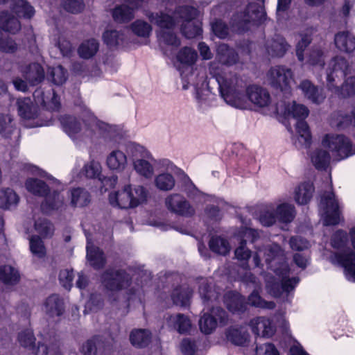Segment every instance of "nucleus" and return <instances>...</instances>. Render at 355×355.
I'll return each mask as SVG.
<instances>
[{
    "label": "nucleus",
    "mask_w": 355,
    "mask_h": 355,
    "mask_svg": "<svg viewBox=\"0 0 355 355\" xmlns=\"http://www.w3.org/2000/svg\"><path fill=\"white\" fill-rule=\"evenodd\" d=\"M149 20L162 31L158 34L160 46L166 55L171 56L172 51L180 45V40L173 31L179 28L183 35L193 38L201 34V22L197 17L196 9L178 7L174 10H166L159 13L148 15Z\"/></svg>",
    "instance_id": "nucleus-1"
},
{
    "label": "nucleus",
    "mask_w": 355,
    "mask_h": 355,
    "mask_svg": "<svg viewBox=\"0 0 355 355\" xmlns=\"http://www.w3.org/2000/svg\"><path fill=\"white\" fill-rule=\"evenodd\" d=\"M349 234L352 250L348 247L347 233L338 230L332 235L330 241L334 252L324 251L322 254L332 264L343 268L347 279L355 282V228L350 230Z\"/></svg>",
    "instance_id": "nucleus-2"
},
{
    "label": "nucleus",
    "mask_w": 355,
    "mask_h": 355,
    "mask_svg": "<svg viewBox=\"0 0 355 355\" xmlns=\"http://www.w3.org/2000/svg\"><path fill=\"white\" fill-rule=\"evenodd\" d=\"M83 124L73 116H66L62 119L64 132L71 137H82L92 141L105 137L110 127L98 121L89 110H85L83 119Z\"/></svg>",
    "instance_id": "nucleus-3"
},
{
    "label": "nucleus",
    "mask_w": 355,
    "mask_h": 355,
    "mask_svg": "<svg viewBox=\"0 0 355 355\" xmlns=\"http://www.w3.org/2000/svg\"><path fill=\"white\" fill-rule=\"evenodd\" d=\"M322 146L329 150L316 149L311 153L310 158L318 169L325 168L331 155L336 159H345L354 153V148L347 138L338 135H327L322 139Z\"/></svg>",
    "instance_id": "nucleus-4"
},
{
    "label": "nucleus",
    "mask_w": 355,
    "mask_h": 355,
    "mask_svg": "<svg viewBox=\"0 0 355 355\" xmlns=\"http://www.w3.org/2000/svg\"><path fill=\"white\" fill-rule=\"evenodd\" d=\"M347 65L343 57L332 59L327 68V85L337 95L347 96L355 94V73L347 72Z\"/></svg>",
    "instance_id": "nucleus-5"
},
{
    "label": "nucleus",
    "mask_w": 355,
    "mask_h": 355,
    "mask_svg": "<svg viewBox=\"0 0 355 355\" xmlns=\"http://www.w3.org/2000/svg\"><path fill=\"white\" fill-rule=\"evenodd\" d=\"M215 76L221 95L227 104L239 109H247L250 107L247 94H241L238 89L240 80L236 75L222 72Z\"/></svg>",
    "instance_id": "nucleus-6"
},
{
    "label": "nucleus",
    "mask_w": 355,
    "mask_h": 355,
    "mask_svg": "<svg viewBox=\"0 0 355 355\" xmlns=\"http://www.w3.org/2000/svg\"><path fill=\"white\" fill-rule=\"evenodd\" d=\"M146 192L139 185L128 184L121 189L112 191L109 194V202L121 209L134 208L146 200Z\"/></svg>",
    "instance_id": "nucleus-7"
},
{
    "label": "nucleus",
    "mask_w": 355,
    "mask_h": 355,
    "mask_svg": "<svg viewBox=\"0 0 355 355\" xmlns=\"http://www.w3.org/2000/svg\"><path fill=\"white\" fill-rule=\"evenodd\" d=\"M320 213L325 226L337 225L341 220L340 205L333 193L329 192L322 198Z\"/></svg>",
    "instance_id": "nucleus-8"
},
{
    "label": "nucleus",
    "mask_w": 355,
    "mask_h": 355,
    "mask_svg": "<svg viewBox=\"0 0 355 355\" xmlns=\"http://www.w3.org/2000/svg\"><path fill=\"white\" fill-rule=\"evenodd\" d=\"M292 114L293 117L300 119L297 124V131L300 136V142L306 146H309L311 143V134L308 125L302 121L308 116L309 110L305 106L295 103L292 107Z\"/></svg>",
    "instance_id": "nucleus-9"
},
{
    "label": "nucleus",
    "mask_w": 355,
    "mask_h": 355,
    "mask_svg": "<svg viewBox=\"0 0 355 355\" xmlns=\"http://www.w3.org/2000/svg\"><path fill=\"white\" fill-rule=\"evenodd\" d=\"M145 0H125V3L116 6L112 17L116 21L126 22L131 20L135 12L141 8Z\"/></svg>",
    "instance_id": "nucleus-10"
},
{
    "label": "nucleus",
    "mask_w": 355,
    "mask_h": 355,
    "mask_svg": "<svg viewBox=\"0 0 355 355\" xmlns=\"http://www.w3.org/2000/svg\"><path fill=\"white\" fill-rule=\"evenodd\" d=\"M166 205L171 211L182 216H191L194 213V209L181 196L175 194L166 199Z\"/></svg>",
    "instance_id": "nucleus-11"
},
{
    "label": "nucleus",
    "mask_w": 355,
    "mask_h": 355,
    "mask_svg": "<svg viewBox=\"0 0 355 355\" xmlns=\"http://www.w3.org/2000/svg\"><path fill=\"white\" fill-rule=\"evenodd\" d=\"M248 100L254 105L259 108L267 107L270 103V97L268 92L258 86L252 85L247 89Z\"/></svg>",
    "instance_id": "nucleus-12"
},
{
    "label": "nucleus",
    "mask_w": 355,
    "mask_h": 355,
    "mask_svg": "<svg viewBox=\"0 0 355 355\" xmlns=\"http://www.w3.org/2000/svg\"><path fill=\"white\" fill-rule=\"evenodd\" d=\"M106 166L114 172H122L128 165L126 155L119 149L112 150L106 157Z\"/></svg>",
    "instance_id": "nucleus-13"
},
{
    "label": "nucleus",
    "mask_w": 355,
    "mask_h": 355,
    "mask_svg": "<svg viewBox=\"0 0 355 355\" xmlns=\"http://www.w3.org/2000/svg\"><path fill=\"white\" fill-rule=\"evenodd\" d=\"M250 326L252 331L261 337L270 338L275 332V329L271 321L263 317L253 319L250 322Z\"/></svg>",
    "instance_id": "nucleus-14"
},
{
    "label": "nucleus",
    "mask_w": 355,
    "mask_h": 355,
    "mask_svg": "<svg viewBox=\"0 0 355 355\" xmlns=\"http://www.w3.org/2000/svg\"><path fill=\"white\" fill-rule=\"evenodd\" d=\"M19 202V195L11 188L0 189V208L3 209H12L15 208Z\"/></svg>",
    "instance_id": "nucleus-15"
},
{
    "label": "nucleus",
    "mask_w": 355,
    "mask_h": 355,
    "mask_svg": "<svg viewBox=\"0 0 355 355\" xmlns=\"http://www.w3.org/2000/svg\"><path fill=\"white\" fill-rule=\"evenodd\" d=\"M212 315H217L222 321L225 313L223 310L215 309L211 311V315L204 313L200 320V328L205 334H210L216 327L218 319L214 318Z\"/></svg>",
    "instance_id": "nucleus-16"
},
{
    "label": "nucleus",
    "mask_w": 355,
    "mask_h": 355,
    "mask_svg": "<svg viewBox=\"0 0 355 355\" xmlns=\"http://www.w3.org/2000/svg\"><path fill=\"white\" fill-rule=\"evenodd\" d=\"M153 159L150 154V157H142L135 159L133 162V167L135 171L140 175L146 178H151L154 174V168L153 166Z\"/></svg>",
    "instance_id": "nucleus-17"
},
{
    "label": "nucleus",
    "mask_w": 355,
    "mask_h": 355,
    "mask_svg": "<svg viewBox=\"0 0 355 355\" xmlns=\"http://www.w3.org/2000/svg\"><path fill=\"white\" fill-rule=\"evenodd\" d=\"M87 260L95 268H101L105 262L103 254L87 239Z\"/></svg>",
    "instance_id": "nucleus-18"
},
{
    "label": "nucleus",
    "mask_w": 355,
    "mask_h": 355,
    "mask_svg": "<svg viewBox=\"0 0 355 355\" xmlns=\"http://www.w3.org/2000/svg\"><path fill=\"white\" fill-rule=\"evenodd\" d=\"M43 310L50 317L59 316L63 311V302L57 295L50 296L45 301Z\"/></svg>",
    "instance_id": "nucleus-19"
},
{
    "label": "nucleus",
    "mask_w": 355,
    "mask_h": 355,
    "mask_svg": "<svg viewBox=\"0 0 355 355\" xmlns=\"http://www.w3.org/2000/svg\"><path fill=\"white\" fill-rule=\"evenodd\" d=\"M313 192V187L311 183L305 182L302 184L295 190V200L300 205L306 204L312 197Z\"/></svg>",
    "instance_id": "nucleus-20"
},
{
    "label": "nucleus",
    "mask_w": 355,
    "mask_h": 355,
    "mask_svg": "<svg viewBox=\"0 0 355 355\" xmlns=\"http://www.w3.org/2000/svg\"><path fill=\"white\" fill-rule=\"evenodd\" d=\"M335 44L341 51L350 52L355 49V38L348 33H340L335 36Z\"/></svg>",
    "instance_id": "nucleus-21"
},
{
    "label": "nucleus",
    "mask_w": 355,
    "mask_h": 355,
    "mask_svg": "<svg viewBox=\"0 0 355 355\" xmlns=\"http://www.w3.org/2000/svg\"><path fill=\"white\" fill-rule=\"evenodd\" d=\"M0 28L10 33H15L20 29V23L10 13L1 12L0 14Z\"/></svg>",
    "instance_id": "nucleus-22"
},
{
    "label": "nucleus",
    "mask_w": 355,
    "mask_h": 355,
    "mask_svg": "<svg viewBox=\"0 0 355 355\" xmlns=\"http://www.w3.org/2000/svg\"><path fill=\"white\" fill-rule=\"evenodd\" d=\"M18 270L10 265L0 267V280L6 284L12 285L19 280Z\"/></svg>",
    "instance_id": "nucleus-23"
},
{
    "label": "nucleus",
    "mask_w": 355,
    "mask_h": 355,
    "mask_svg": "<svg viewBox=\"0 0 355 355\" xmlns=\"http://www.w3.org/2000/svg\"><path fill=\"white\" fill-rule=\"evenodd\" d=\"M19 114L25 119L34 118L37 114L36 106L33 105L30 98L19 99Z\"/></svg>",
    "instance_id": "nucleus-24"
},
{
    "label": "nucleus",
    "mask_w": 355,
    "mask_h": 355,
    "mask_svg": "<svg viewBox=\"0 0 355 355\" xmlns=\"http://www.w3.org/2000/svg\"><path fill=\"white\" fill-rule=\"evenodd\" d=\"M259 3L258 4H250L248 8L247 16L243 20L245 23L250 18L253 21H261L266 17V12L263 6L261 4L263 0H258ZM243 21L239 22V26L242 25Z\"/></svg>",
    "instance_id": "nucleus-25"
},
{
    "label": "nucleus",
    "mask_w": 355,
    "mask_h": 355,
    "mask_svg": "<svg viewBox=\"0 0 355 355\" xmlns=\"http://www.w3.org/2000/svg\"><path fill=\"white\" fill-rule=\"evenodd\" d=\"M35 102L37 105L46 106L49 109H54L58 107V101L57 96L53 93L44 95L41 90H36L34 93Z\"/></svg>",
    "instance_id": "nucleus-26"
},
{
    "label": "nucleus",
    "mask_w": 355,
    "mask_h": 355,
    "mask_svg": "<svg viewBox=\"0 0 355 355\" xmlns=\"http://www.w3.org/2000/svg\"><path fill=\"white\" fill-rule=\"evenodd\" d=\"M288 70L286 67H278L272 71V85L282 90L286 89L288 85L287 80Z\"/></svg>",
    "instance_id": "nucleus-27"
},
{
    "label": "nucleus",
    "mask_w": 355,
    "mask_h": 355,
    "mask_svg": "<svg viewBox=\"0 0 355 355\" xmlns=\"http://www.w3.org/2000/svg\"><path fill=\"white\" fill-rule=\"evenodd\" d=\"M198 55L196 52L189 47H184L180 50L176 59L183 66H191L196 62Z\"/></svg>",
    "instance_id": "nucleus-28"
},
{
    "label": "nucleus",
    "mask_w": 355,
    "mask_h": 355,
    "mask_svg": "<svg viewBox=\"0 0 355 355\" xmlns=\"http://www.w3.org/2000/svg\"><path fill=\"white\" fill-rule=\"evenodd\" d=\"M12 12L24 18H31L35 14L33 8L25 0H15L12 4Z\"/></svg>",
    "instance_id": "nucleus-29"
},
{
    "label": "nucleus",
    "mask_w": 355,
    "mask_h": 355,
    "mask_svg": "<svg viewBox=\"0 0 355 355\" xmlns=\"http://www.w3.org/2000/svg\"><path fill=\"white\" fill-rule=\"evenodd\" d=\"M168 324L177 329L180 333L187 332L191 327L190 320L180 314L170 316L168 319Z\"/></svg>",
    "instance_id": "nucleus-30"
},
{
    "label": "nucleus",
    "mask_w": 355,
    "mask_h": 355,
    "mask_svg": "<svg viewBox=\"0 0 355 355\" xmlns=\"http://www.w3.org/2000/svg\"><path fill=\"white\" fill-rule=\"evenodd\" d=\"M168 324L177 329L180 333L187 332L191 327L190 320L180 314L170 316L168 319Z\"/></svg>",
    "instance_id": "nucleus-31"
},
{
    "label": "nucleus",
    "mask_w": 355,
    "mask_h": 355,
    "mask_svg": "<svg viewBox=\"0 0 355 355\" xmlns=\"http://www.w3.org/2000/svg\"><path fill=\"white\" fill-rule=\"evenodd\" d=\"M150 338V333L146 329L133 330L130 336L131 343L139 347H141L148 344Z\"/></svg>",
    "instance_id": "nucleus-32"
},
{
    "label": "nucleus",
    "mask_w": 355,
    "mask_h": 355,
    "mask_svg": "<svg viewBox=\"0 0 355 355\" xmlns=\"http://www.w3.org/2000/svg\"><path fill=\"white\" fill-rule=\"evenodd\" d=\"M98 49V42L94 40L85 41L78 49V53L83 58L88 59L96 54Z\"/></svg>",
    "instance_id": "nucleus-33"
},
{
    "label": "nucleus",
    "mask_w": 355,
    "mask_h": 355,
    "mask_svg": "<svg viewBox=\"0 0 355 355\" xmlns=\"http://www.w3.org/2000/svg\"><path fill=\"white\" fill-rule=\"evenodd\" d=\"M25 77L32 85L37 84L44 78V70L38 64H33L25 71Z\"/></svg>",
    "instance_id": "nucleus-34"
},
{
    "label": "nucleus",
    "mask_w": 355,
    "mask_h": 355,
    "mask_svg": "<svg viewBox=\"0 0 355 355\" xmlns=\"http://www.w3.org/2000/svg\"><path fill=\"white\" fill-rule=\"evenodd\" d=\"M71 204L74 207H83L89 202V196L87 191L80 189L71 191Z\"/></svg>",
    "instance_id": "nucleus-35"
},
{
    "label": "nucleus",
    "mask_w": 355,
    "mask_h": 355,
    "mask_svg": "<svg viewBox=\"0 0 355 355\" xmlns=\"http://www.w3.org/2000/svg\"><path fill=\"white\" fill-rule=\"evenodd\" d=\"M127 153L132 159V162L142 157L148 158L150 154L144 146L135 143H131L127 146Z\"/></svg>",
    "instance_id": "nucleus-36"
},
{
    "label": "nucleus",
    "mask_w": 355,
    "mask_h": 355,
    "mask_svg": "<svg viewBox=\"0 0 355 355\" xmlns=\"http://www.w3.org/2000/svg\"><path fill=\"white\" fill-rule=\"evenodd\" d=\"M106 286L110 290H119L128 286V278L125 273L119 272L108 280Z\"/></svg>",
    "instance_id": "nucleus-37"
},
{
    "label": "nucleus",
    "mask_w": 355,
    "mask_h": 355,
    "mask_svg": "<svg viewBox=\"0 0 355 355\" xmlns=\"http://www.w3.org/2000/svg\"><path fill=\"white\" fill-rule=\"evenodd\" d=\"M26 189L34 195L42 196L46 193L45 184L36 178H28L25 183Z\"/></svg>",
    "instance_id": "nucleus-38"
},
{
    "label": "nucleus",
    "mask_w": 355,
    "mask_h": 355,
    "mask_svg": "<svg viewBox=\"0 0 355 355\" xmlns=\"http://www.w3.org/2000/svg\"><path fill=\"white\" fill-rule=\"evenodd\" d=\"M244 300L238 293H230L225 297V304L227 309L232 312L239 311L243 306Z\"/></svg>",
    "instance_id": "nucleus-39"
},
{
    "label": "nucleus",
    "mask_w": 355,
    "mask_h": 355,
    "mask_svg": "<svg viewBox=\"0 0 355 355\" xmlns=\"http://www.w3.org/2000/svg\"><path fill=\"white\" fill-rule=\"evenodd\" d=\"M275 117L286 128L288 126V105L286 100L278 101L275 105Z\"/></svg>",
    "instance_id": "nucleus-40"
},
{
    "label": "nucleus",
    "mask_w": 355,
    "mask_h": 355,
    "mask_svg": "<svg viewBox=\"0 0 355 355\" xmlns=\"http://www.w3.org/2000/svg\"><path fill=\"white\" fill-rule=\"evenodd\" d=\"M300 88L304 95L313 102L318 103L323 99V97L318 94L316 88L308 80L303 81Z\"/></svg>",
    "instance_id": "nucleus-41"
},
{
    "label": "nucleus",
    "mask_w": 355,
    "mask_h": 355,
    "mask_svg": "<svg viewBox=\"0 0 355 355\" xmlns=\"http://www.w3.org/2000/svg\"><path fill=\"white\" fill-rule=\"evenodd\" d=\"M155 184L161 190H170L175 185L173 177L168 173H161L155 178Z\"/></svg>",
    "instance_id": "nucleus-42"
},
{
    "label": "nucleus",
    "mask_w": 355,
    "mask_h": 355,
    "mask_svg": "<svg viewBox=\"0 0 355 355\" xmlns=\"http://www.w3.org/2000/svg\"><path fill=\"white\" fill-rule=\"evenodd\" d=\"M132 32L139 37H148L151 33L152 28L147 22L137 20L131 25Z\"/></svg>",
    "instance_id": "nucleus-43"
},
{
    "label": "nucleus",
    "mask_w": 355,
    "mask_h": 355,
    "mask_svg": "<svg viewBox=\"0 0 355 355\" xmlns=\"http://www.w3.org/2000/svg\"><path fill=\"white\" fill-rule=\"evenodd\" d=\"M210 249L218 254H225L230 251L229 244L221 238H212L209 242Z\"/></svg>",
    "instance_id": "nucleus-44"
},
{
    "label": "nucleus",
    "mask_w": 355,
    "mask_h": 355,
    "mask_svg": "<svg viewBox=\"0 0 355 355\" xmlns=\"http://www.w3.org/2000/svg\"><path fill=\"white\" fill-rule=\"evenodd\" d=\"M227 336L228 340L238 345L245 344L248 338V334H246L245 331L239 329L230 330Z\"/></svg>",
    "instance_id": "nucleus-45"
},
{
    "label": "nucleus",
    "mask_w": 355,
    "mask_h": 355,
    "mask_svg": "<svg viewBox=\"0 0 355 355\" xmlns=\"http://www.w3.org/2000/svg\"><path fill=\"white\" fill-rule=\"evenodd\" d=\"M30 249L31 252L39 258L43 257L46 254L42 241L37 236H32L30 239Z\"/></svg>",
    "instance_id": "nucleus-46"
},
{
    "label": "nucleus",
    "mask_w": 355,
    "mask_h": 355,
    "mask_svg": "<svg viewBox=\"0 0 355 355\" xmlns=\"http://www.w3.org/2000/svg\"><path fill=\"white\" fill-rule=\"evenodd\" d=\"M35 231L42 236H47L53 233L52 225L45 219H40L35 223Z\"/></svg>",
    "instance_id": "nucleus-47"
},
{
    "label": "nucleus",
    "mask_w": 355,
    "mask_h": 355,
    "mask_svg": "<svg viewBox=\"0 0 355 355\" xmlns=\"http://www.w3.org/2000/svg\"><path fill=\"white\" fill-rule=\"evenodd\" d=\"M254 355H279V353L273 344L267 343L257 345Z\"/></svg>",
    "instance_id": "nucleus-48"
},
{
    "label": "nucleus",
    "mask_w": 355,
    "mask_h": 355,
    "mask_svg": "<svg viewBox=\"0 0 355 355\" xmlns=\"http://www.w3.org/2000/svg\"><path fill=\"white\" fill-rule=\"evenodd\" d=\"M101 166L98 162L92 161L85 166V175L89 178L97 177L101 172Z\"/></svg>",
    "instance_id": "nucleus-49"
},
{
    "label": "nucleus",
    "mask_w": 355,
    "mask_h": 355,
    "mask_svg": "<svg viewBox=\"0 0 355 355\" xmlns=\"http://www.w3.org/2000/svg\"><path fill=\"white\" fill-rule=\"evenodd\" d=\"M51 76L56 85H61L66 80V73L61 66L54 67L51 71Z\"/></svg>",
    "instance_id": "nucleus-50"
},
{
    "label": "nucleus",
    "mask_w": 355,
    "mask_h": 355,
    "mask_svg": "<svg viewBox=\"0 0 355 355\" xmlns=\"http://www.w3.org/2000/svg\"><path fill=\"white\" fill-rule=\"evenodd\" d=\"M73 277V273L72 270H64L60 272L59 279L62 286L69 289L71 286V282Z\"/></svg>",
    "instance_id": "nucleus-51"
},
{
    "label": "nucleus",
    "mask_w": 355,
    "mask_h": 355,
    "mask_svg": "<svg viewBox=\"0 0 355 355\" xmlns=\"http://www.w3.org/2000/svg\"><path fill=\"white\" fill-rule=\"evenodd\" d=\"M191 293L187 291H182L178 294H174L173 300L174 302L180 306H187L189 302Z\"/></svg>",
    "instance_id": "nucleus-52"
},
{
    "label": "nucleus",
    "mask_w": 355,
    "mask_h": 355,
    "mask_svg": "<svg viewBox=\"0 0 355 355\" xmlns=\"http://www.w3.org/2000/svg\"><path fill=\"white\" fill-rule=\"evenodd\" d=\"M211 27L214 34L220 38H225L228 35V28L220 21L213 23Z\"/></svg>",
    "instance_id": "nucleus-53"
},
{
    "label": "nucleus",
    "mask_w": 355,
    "mask_h": 355,
    "mask_svg": "<svg viewBox=\"0 0 355 355\" xmlns=\"http://www.w3.org/2000/svg\"><path fill=\"white\" fill-rule=\"evenodd\" d=\"M293 260L297 267L296 270L293 269L295 274H298L300 272L304 270L308 263L307 258L301 253L295 254L293 257Z\"/></svg>",
    "instance_id": "nucleus-54"
},
{
    "label": "nucleus",
    "mask_w": 355,
    "mask_h": 355,
    "mask_svg": "<svg viewBox=\"0 0 355 355\" xmlns=\"http://www.w3.org/2000/svg\"><path fill=\"white\" fill-rule=\"evenodd\" d=\"M47 203L52 207V209L58 208L60 205H61L64 202V198L62 195H60L59 193L53 192L50 193L47 196Z\"/></svg>",
    "instance_id": "nucleus-55"
},
{
    "label": "nucleus",
    "mask_w": 355,
    "mask_h": 355,
    "mask_svg": "<svg viewBox=\"0 0 355 355\" xmlns=\"http://www.w3.org/2000/svg\"><path fill=\"white\" fill-rule=\"evenodd\" d=\"M309 246V242L301 237L292 238L290 240V247L293 250L301 251L308 248Z\"/></svg>",
    "instance_id": "nucleus-56"
},
{
    "label": "nucleus",
    "mask_w": 355,
    "mask_h": 355,
    "mask_svg": "<svg viewBox=\"0 0 355 355\" xmlns=\"http://www.w3.org/2000/svg\"><path fill=\"white\" fill-rule=\"evenodd\" d=\"M103 40L110 46L119 44V33L115 31H107L103 34Z\"/></svg>",
    "instance_id": "nucleus-57"
},
{
    "label": "nucleus",
    "mask_w": 355,
    "mask_h": 355,
    "mask_svg": "<svg viewBox=\"0 0 355 355\" xmlns=\"http://www.w3.org/2000/svg\"><path fill=\"white\" fill-rule=\"evenodd\" d=\"M290 355H309L300 344L290 336Z\"/></svg>",
    "instance_id": "nucleus-58"
},
{
    "label": "nucleus",
    "mask_w": 355,
    "mask_h": 355,
    "mask_svg": "<svg viewBox=\"0 0 355 355\" xmlns=\"http://www.w3.org/2000/svg\"><path fill=\"white\" fill-rule=\"evenodd\" d=\"M65 9L71 12H78L83 8L82 0H68L65 3Z\"/></svg>",
    "instance_id": "nucleus-59"
},
{
    "label": "nucleus",
    "mask_w": 355,
    "mask_h": 355,
    "mask_svg": "<svg viewBox=\"0 0 355 355\" xmlns=\"http://www.w3.org/2000/svg\"><path fill=\"white\" fill-rule=\"evenodd\" d=\"M19 340L21 345H24V347L31 345L34 340L32 331L28 329L24 332L20 334L19 336Z\"/></svg>",
    "instance_id": "nucleus-60"
},
{
    "label": "nucleus",
    "mask_w": 355,
    "mask_h": 355,
    "mask_svg": "<svg viewBox=\"0 0 355 355\" xmlns=\"http://www.w3.org/2000/svg\"><path fill=\"white\" fill-rule=\"evenodd\" d=\"M309 62L313 65H322V53L320 50L313 51L309 56Z\"/></svg>",
    "instance_id": "nucleus-61"
},
{
    "label": "nucleus",
    "mask_w": 355,
    "mask_h": 355,
    "mask_svg": "<svg viewBox=\"0 0 355 355\" xmlns=\"http://www.w3.org/2000/svg\"><path fill=\"white\" fill-rule=\"evenodd\" d=\"M235 255L238 259L246 260L250 257V252L245 247V245L242 243L235 250Z\"/></svg>",
    "instance_id": "nucleus-62"
},
{
    "label": "nucleus",
    "mask_w": 355,
    "mask_h": 355,
    "mask_svg": "<svg viewBox=\"0 0 355 355\" xmlns=\"http://www.w3.org/2000/svg\"><path fill=\"white\" fill-rule=\"evenodd\" d=\"M181 350L184 355H192L194 352L193 343L188 340H184L181 344Z\"/></svg>",
    "instance_id": "nucleus-63"
},
{
    "label": "nucleus",
    "mask_w": 355,
    "mask_h": 355,
    "mask_svg": "<svg viewBox=\"0 0 355 355\" xmlns=\"http://www.w3.org/2000/svg\"><path fill=\"white\" fill-rule=\"evenodd\" d=\"M259 220L263 225L270 226L275 223V218L272 213L266 212L261 216Z\"/></svg>",
    "instance_id": "nucleus-64"
}]
</instances>
